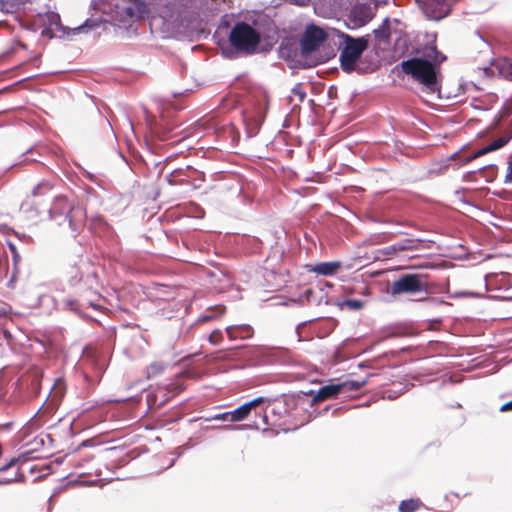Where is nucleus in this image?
<instances>
[{"label":"nucleus","instance_id":"obj_13","mask_svg":"<svg viewBox=\"0 0 512 512\" xmlns=\"http://www.w3.org/2000/svg\"><path fill=\"white\" fill-rule=\"evenodd\" d=\"M194 171L190 166L177 168L165 176L169 185H187L190 184V172Z\"/></svg>","mask_w":512,"mask_h":512},{"label":"nucleus","instance_id":"obj_16","mask_svg":"<svg viewBox=\"0 0 512 512\" xmlns=\"http://www.w3.org/2000/svg\"><path fill=\"white\" fill-rule=\"evenodd\" d=\"M340 266L341 264L338 261L322 262L316 264L312 271L319 275L332 276L338 271Z\"/></svg>","mask_w":512,"mask_h":512},{"label":"nucleus","instance_id":"obj_9","mask_svg":"<svg viewBox=\"0 0 512 512\" xmlns=\"http://www.w3.org/2000/svg\"><path fill=\"white\" fill-rule=\"evenodd\" d=\"M327 33L320 27L310 24L306 27L301 39L300 48L303 56L315 52L327 39Z\"/></svg>","mask_w":512,"mask_h":512},{"label":"nucleus","instance_id":"obj_19","mask_svg":"<svg viewBox=\"0 0 512 512\" xmlns=\"http://www.w3.org/2000/svg\"><path fill=\"white\" fill-rule=\"evenodd\" d=\"M229 414H230V422L242 421V420L246 419L250 414L249 406H247L246 403H244V404L240 405L239 407H237L236 409L229 411Z\"/></svg>","mask_w":512,"mask_h":512},{"label":"nucleus","instance_id":"obj_15","mask_svg":"<svg viewBox=\"0 0 512 512\" xmlns=\"http://www.w3.org/2000/svg\"><path fill=\"white\" fill-rule=\"evenodd\" d=\"M342 392L340 383L328 384L321 387L314 396L313 401H322L338 396Z\"/></svg>","mask_w":512,"mask_h":512},{"label":"nucleus","instance_id":"obj_18","mask_svg":"<svg viewBox=\"0 0 512 512\" xmlns=\"http://www.w3.org/2000/svg\"><path fill=\"white\" fill-rule=\"evenodd\" d=\"M373 35L380 42H387L390 39V26H389V18H385L382 24L373 30Z\"/></svg>","mask_w":512,"mask_h":512},{"label":"nucleus","instance_id":"obj_24","mask_svg":"<svg viewBox=\"0 0 512 512\" xmlns=\"http://www.w3.org/2000/svg\"><path fill=\"white\" fill-rule=\"evenodd\" d=\"M419 500H403L399 505L400 512H415L419 508Z\"/></svg>","mask_w":512,"mask_h":512},{"label":"nucleus","instance_id":"obj_32","mask_svg":"<svg viewBox=\"0 0 512 512\" xmlns=\"http://www.w3.org/2000/svg\"><path fill=\"white\" fill-rule=\"evenodd\" d=\"M8 247H9V250L12 254V259H13V262L15 265H17L20 260H21V257L17 251V248H16V245L12 242H8Z\"/></svg>","mask_w":512,"mask_h":512},{"label":"nucleus","instance_id":"obj_38","mask_svg":"<svg viewBox=\"0 0 512 512\" xmlns=\"http://www.w3.org/2000/svg\"><path fill=\"white\" fill-rule=\"evenodd\" d=\"M505 183H512V173L511 171H507L505 176Z\"/></svg>","mask_w":512,"mask_h":512},{"label":"nucleus","instance_id":"obj_7","mask_svg":"<svg viewBox=\"0 0 512 512\" xmlns=\"http://www.w3.org/2000/svg\"><path fill=\"white\" fill-rule=\"evenodd\" d=\"M111 6L113 21L119 26L134 22L147 11V5L143 0H112Z\"/></svg>","mask_w":512,"mask_h":512},{"label":"nucleus","instance_id":"obj_46","mask_svg":"<svg viewBox=\"0 0 512 512\" xmlns=\"http://www.w3.org/2000/svg\"><path fill=\"white\" fill-rule=\"evenodd\" d=\"M221 428L230 429V426H222Z\"/></svg>","mask_w":512,"mask_h":512},{"label":"nucleus","instance_id":"obj_48","mask_svg":"<svg viewBox=\"0 0 512 512\" xmlns=\"http://www.w3.org/2000/svg\"><path fill=\"white\" fill-rule=\"evenodd\" d=\"M53 389H54V387L51 390H53ZM51 394H52V391H49L48 396H51Z\"/></svg>","mask_w":512,"mask_h":512},{"label":"nucleus","instance_id":"obj_43","mask_svg":"<svg viewBox=\"0 0 512 512\" xmlns=\"http://www.w3.org/2000/svg\"><path fill=\"white\" fill-rule=\"evenodd\" d=\"M87 177L89 180L93 181L94 180V175L91 174V173H87Z\"/></svg>","mask_w":512,"mask_h":512},{"label":"nucleus","instance_id":"obj_22","mask_svg":"<svg viewBox=\"0 0 512 512\" xmlns=\"http://www.w3.org/2000/svg\"><path fill=\"white\" fill-rule=\"evenodd\" d=\"M52 184L47 181V180H43L41 181L40 183H38L32 190V196L34 197H37V196H42V195H45L46 193H48L51 189H52Z\"/></svg>","mask_w":512,"mask_h":512},{"label":"nucleus","instance_id":"obj_4","mask_svg":"<svg viewBox=\"0 0 512 512\" xmlns=\"http://www.w3.org/2000/svg\"><path fill=\"white\" fill-rule=\"evenodd\" d=\"M189 24L186 12L175 5L166 7L161 15L153 17L150 26L159 30L163 38H181L189 35Z\"/></svg>","mask_w":512,"mask_h":512},{"label":"nucleus","instance_id":"obj_33","mask_svg":"<svg viewBox=\"0 0 512 512\" xmlns=\"http://www.w3.org/2000/svg\"><path fill=\"white\" fill-rule=\"evenodd\" d=\"M210 420H222V421L229 420L230 421L229 411L228 412H224V413H220V414H216L212 418H206L205 419V421H210Z\"/></svg>","mask_w":512,"mask_h":512},{"label":"nucleus","instance_id":"obj_44","mask_svg":"<svg viewBox=\"0 0 512 512\" xmlns=\"http://www.w3.org/2000/svg\"><path fill=\"white\" fill-rule=\"evenodd\" d=\"M476 35L479 37L480 40H482L485 43V40L482 38V36L478 32H476Z\"/></svg>","mask_w":512,"mask_h":512},{"label":"nucleus","instance_id":"obj_10","mask_svg":"<svg viewBox=\"0 0 512 512\" xmlns=\"http://www.w3.org/2000/svg\"><path fill=\"white\" fill-rule=\"evenodd\" d=\"M416 3L428 20L440 21L451 12L448 0H416Z\"/></svg>","mask_w":512,"mask_h":512},{"label":"nucleus","instance_id":"obj_2","mask_svg":"<svg viewBox=\"0 0 512 512\" xmlns=\"http://www.w3.org/2000/svg\"><path fill=\"white\" fill-rule=\"evenodd\" d=\"M417 54L402 61L399 67L422 86L423 92L438 94L441 88L440 65L446 60V56L438 51L434 43L425 45Z\"/></svg>","mask_w":512,"mask_h":512},{"label":"nucleus","instance_id":"obj_34","mask_svg":"<svg viewBox=\"0 0 512 512\" xmlns=\"http://www.w3.org/2000/svg\"><path fill=\"white\" fill-rule=\"evenodd\" d=\"M17 462V459L16 458H12L10 459L7 463H5L4 465L0 466V472H3V471H6L8 470L9 468H11L12 466H14V464Z\"/></svg>","mask_w":512,"mask_h":512},{"label":"nucleus","instance_id":"obj_29","mask_svg":"<svg viewBox=\"0 0 512 512\" xmlns=\"http://www.w3.org/2000/svg\"><path fill=\"white\" fill-rule=\"evenodd\" d=\"M490 152H492V151H491L490 146H489V144H488V145H486L485 147H483V148H481V149L477 150L476 152H474V153H473L472 155H470L469 157H467V158L465 159V163H468V162H470V161H472V160H474V159H476V158H479V157H481V156H483V155H485V154H487V153H490Z\"/></svg>","mask_w":512,"mask_h":512},{"label":"nucleus","instance_id":"obj_42","mask_svg":"<svg viewBox=\"0 0 512 512\" xmlns=\"http://www.w3.org/2000/svg\"><path fill=\"white\" fill-rule=\"evenodd\" d=\"M16 479H8V480H5V481H2L0 480V485L1 484H8V483H12L13 481H15Z\"/></svg>","mask_w":512,"mask_h":512},{"label":"nucleus","instance_id":"obj_45","mask_svg":"<svg viewBox=\"0 0 512 512\" xmlns=\"http://www.w3.org/2000/svg\"><path fill=\"white\" fill-rule=\"evenodd\" d=\"M174 463H175V459H173V460L170 462V464H169V466H168V467L173 466V465H174Z\"/></svg>","mask_w":512,"mask_h":512},{"label":"nucleus","instance_id":"obj_41","mask_svg":"<svg viewBox=\"0 0 512 512\" xmlns=\"http://www.w3.org/2000/svg\"><path fill=\"white\" fill-rule=\"evenodd\" d=\"M306 0H291L292 3L296 5H304Z\"/></svg>","mask_w":512,"mask_h":512},{"label":"nucleus","instance_id":"obj_14","mask_svg":"<svg viewBox=\"0 0 512 512\" xmlns=\"http://www.w3.org/2000/svg\"><path fill=\"white\" fill-rule=\"evenodd\" d=\"M230 339H248L253 336L254 330L248 324L231 325L226 328Z\"/></svg>","mask_w":512,"mask_h":512},{"label":"nucleus","instance_id":"obj_31","mask_svg":"<svg viewBox=\"0 0 512 512\" xmlns=\"http://www.w3.org/2000/svg\"><path fill=\"white\" fill-rule=\"evenodd\" d=\"M222 337H223L222 332H221V331H219V330H215V331H213V332L209 335L208 339H209V342H210L211 344H213V345H219V343H220V342H221V340H222Z\"/></svg>","mask_w":512,"mask_h":512},{"label":"nucleus","instance_id":"obj_6","mask_svg":"<svg viewBox=\"0 0 512 512\" xmlns=\"http://www.w3.org/2000/svg\"><path fill=\"white\" fill-rule=\"evenodd\" d=\"M50 219L58 226L68 225L73 237H76L83 225L84 211L79 206H74L64 196H57L50 209Z\"/></svg>","mask_w":512,"mask_h":512},{"label":"nucleus","instance_id":"obj_12","mask_svg":"<svg viewBox=\"0 0 512 512\" xmlns=\"http://www.w3.org/2000/svg\"><path fill=\"white\" fill-rule=\"evenodd\" d=\"M484 74L488 77H502L512 80V62L507 59L493 60L489 66L483 68Z\"/></svg>","mask_w":512,"mask_h":512},{"label":"nucleus","instance_id":"obj_30","mask_svg":"<svg viewBox=\"0 0 512 512\" xmlns=\"http://www.w3.org/2000/svg\"><path fill=\"white\" fill-rule=\"evenodd\" d=\"M292 93L294 95L298 96L300 102H303L304 99L306 98V92L304 91V89L302 88V85L300 83L296 84L292 88Z\"/></svg>","mask_w":512,"mask_h":512},{"label":"nucleus","instance_id":"obj_37","mask_svg":"<svg viewBox=\"0 0 512 512\" xmlns=\"http://www.w3.org/2000/svg\"><path fill=\"white\" fill-rule=\"evenodd\" d=\"M304 325H305V322H304V323H300V324L296 327L295 332H296V334H297V336H298V341H300V340H301L300 329H301Z\"/></svg>","mask_w":512,"mask_h":512},{"label":"nucleus","instance_id":"obj_17","mask_svg":"<svg viewBox=\"0 0 512 512\" xmlns=\"http://www.w3.org/2000/svg\"><path fill=\"white\" fill-rule=\"evenodd\" d=\"M419 247V241L411 238H405L403 240H400L394 244H392L390 247H388L389 250L393 252H401V251H411L416 250Z\"/></svg>","mask_w":512,"mask_h":512},{"label":"nucleus","instance_id":"obj_20","mask_svg":"<svg viewBox=\"0 0 512 512\" xmlns=\"http://www.w3.org/2000/svg\"><path fill=\"white\" fill-rule=\"evenodd\" d=\"M366 384V380H345L340 382L342 391H358Z\"/></svg>","mask_w":512,"mask_h":512},{"label":"nucleus","instance_id":"obj_1","mask_svg":"<svg viewBox=\"0 0 512 512\" xmlns=\"http://www.w3.org/2000/svg\"><path fill=\"white\" fill-rule=\"evenodd\" d=\"M67 281L71 287L79 286L78 290L85 293L77 296L41 295L39 296V305L43 306L53 302L55 308L70 311L82 318L88 316L85 312L87 307L95 310L101 307L94 299L97 296L98 275L88 261L80 257L71 265L67 271Z\"/></svg>","mask_w":512,"mask_h":512},{"label":"nucleus","instance_id":"obj_26","mask_svg":"<svg viewBox=\"0 0 512 512\" xmlns=\"http://www.w3.org/2000/svg\"><path fill=\"white\" fill-rule=\"evenodd\" d=\"M165 370V364L162 362H153L147 369L148 378L156 377Z\"/></svg>","mask_w":512,"mask_h":512},{"label":"nucleus","instance_id":"obj_5","mask_svg":"<svg viewBox=\"0 0 512 512\" xmlns=\"http://www.w3.org/2000/svg\"><path fill=\"white\" fill-rule=\"evenodd\" d=\"M338 44L342 47L340 53V66L346 73L357 71L364 73L362 67L357 66L358 60L369 46V35L363 37H352L341 31H337Z\"/></svg>","mask_w":512,"mask_h":512},{"label":"nucleus","instance_id":"obj_8","mask_svg":"<svg viewBox=\"0 0 512 512\" xmlns=\"http://www.w3.org/2000/svg\"><path fill=\"white\" fill-rule=\"evenodd\" d=\"M428 282L425 274L407 273L401 275L390 285L389 291L392 295L401 294H428Z\"/></svg>","mask_w":512,"mask_h":512},{"label":"nucleus","instance_id":"obj_3","mask_svg":"<svg viewBox=\"0 0 512 512\" xmlns=\"http://www.w3.org/2000/svg\"><path fill=\"white\" fill-rule=\"evenodd\" d=\"M261 42V33L245 21L234 24L229 33L230 47L223 48L226 58L233 59L237 55H253L257 52Z\"/></svg>","mask_w":512,"mask_h":512},{"label":"nucleus","instance_id":"obj_25","mask_svg":"<svg viewBox=\"0 0 512 512\" xmlns=\"http://www.w3.org/2000/svg\"><path fill=\"white\" fill-rule=\"evenodd\" d=\"M225 313V307L222 305L215 306L209 309V314H205L199 318L200 321L206 322L211 320L212 318L223 315Z\"/></svg>","mask_w":512,"mask_h":512},{"label":"nucleus","instance_id":"obj_47","mask_svg":"<svg viewBox=\"0 0 512 512\" xmlns=\"http://www.w3.org/2000/svg\"><path fill=\"white\" fill-rule=\"evenodd\" d=\"M486 167L487 166H483V167L479 168V170H484V169H486Z\"/></svg>","mask_w":512,"mask_h":512},{"label":"nucleus","instance_id":"obj_35","mask_svg":"<svg viewBox=\"0 0 512 512\" xmlns=\"http://www.w3.org/2000/svg\"><path fill=\"white\" fill-rule=\"evenodd\" d=\"M16 236L18 237V239H19L21 242L26 243V244H28V243H30V242L32 241L31 236L26 235V234H24V233H22V234L16 233Z\"/></svg>","mask_w":512,"mask_h":512},{"label":"nucleus","instance_id":"obj_50","mask_svg":"<svg viewBox=\"0 0 512 512\" xmlns=\"http://www.w3.org/2000/svg\"><path fill=\"white\" fill-rule=\"evenodd\" d=\"M209 428H211V429H215V428H217V427H216V426H212V427H207L206 429H209Z\"/></svg>","mask_w":512,"mask_h":512},{"label":"nucleus","instance_id":"obj_39","mask_svg":"<svg viewBox=\"0 0 512 512\" xmlns=\"http://www.w3.org/2000/svg\"><path fill=\"white\" fill-rule=\"evenodd\" d=\"M507 171H511L512 173V154L509 156L507 161Z\"/></svg>","mask_w":512,"mask_h":512},{"label":"nucleus","instance_id":"obj_40","mask_svg":"<svg viewBox=\"0 0 512 512\" xmlns=\"http://www.w3.org/2000/svg\"><path fill=\"white\" fill-rule=\"evenodd\" d=\"M285 411V408H273L272 412L277 415H281Z\"/></svg>","mask_w":512,"mask_h":512},{"label":"nucleus","instance_id":"obj_21","mask_svg":"<svg viewBox=\"0 0 512 512\" xmlns=\"http://www.w3.org/2000/svg\"><path fill=\"white\" fill-rule=\"evenodd\" d=\"M101 23H102L101 18H95V19L89 18V19H86L82 25L75 28L74 31H75V33H80L82 31L91 30V29L99 27Z\"/></svg>","mask_w":512,"mask_h":512},{"label":"nucleus","instance_id":"obj_11","mask_svg":"<svg viewBox=\"0 0 512 512\" xmlns=\"http://www.w3.org/2000/svg\"><path fill=\"white\" fill-rule=\"evenodd\" d=\"M374 15V9L369 4H355L348 15L349 28L356 29L365 26L373 19Z\"/></svg>","mask_w":512,"mask_h":512},{"label":"nucleus","instance_id":"obj_27","mask_svg":"<svg viewBox=\"0 0 512 512\" xmlns=\"http://www.w3.org/2000/svg\"><path fill=\"white\" fill-rule=\"evenodd\" d=\"M512 139V135H504L489 143L491 151L498 150L504 147L510 140Z\"/></svg>","mask_w":512,"mask_h":512},{"label":"nucleus","instance_id":"obj_23","mask_svg":"<svg viewBox=\"0 0 512 512\" xmlns=\"http://www.w3.org/2000/svg\"><path fill=\"white\" fill-rule=\"evenodd\" d=\"M341 309L348 308L352 311H357L363 308L364 302L359 299H345L341 303H339Z\"/></svg>","mask_w":512,"mask_h":512},{"label":"nucleus","instance_id":"obj_49","mask_svg":"<svg viewBox=\"0 0 512 512\" xmlns=\"http://www.w3.org/2000/svg\"><path fill=\"white\" fill-rule=\"evenodd\" d=\"M53 389H54V387L51 390H53ZM51 394H52V391H49L48 396H51Z\"/></svg>","mask_w":512,"mask_h":512},{"label":"nucleus","instance_id":"obj_28","mask_svg":"<svg viewBox=\"0 0 512 512\" xmlns=\"http://www.w3.org/2000/svg\"><path fill=\"white\" fill-rule=\"evenodd\" d=\"M272 399L266 398L263 396L256 397L248 402H245L247 406H249V410L251 411L253 408L257 407L260 404L268 403L270 404Z\"/></svg>","mask_w":512,"mask_h":512},{"label":"nucleus","instance_id":"obj_36","mask_svg":"<svg viewBox=\"0 0 512 512\" xmlns=\"http://www.w3.org/2000/svg\"><path fill=\"white\" fill-rule=\"evenodd\" d=\"M512 410V400L504 403L501 407H500V411L501 412H507V411H511Z\"/></svg>","mask_w":512,"mask_h":512}]
</instances>
